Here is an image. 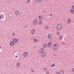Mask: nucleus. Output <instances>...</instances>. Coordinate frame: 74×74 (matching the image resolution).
<instances>
[{"mask_svg": "<svg viewBox=\"0 0 74 74\" xmlns=\"http://www.w3.org/2000/svg\"><path fill=\"white\" fill-rule=\"evenodd\" d=\"M30 0H28L27 1V3H28V4L30 3Z\"/></svg>", "mask_w": 74, "mask_h": 74, "instance_id": "nucleus-21", "label": "nucleus"}, {"mask_svg": "<svg viewBox=\"0 0 74 74\" xmlns=\"http://www.w3.org/2000/svg\"><path fill=\"white\" fill-rule=\"evenodd\" d=\"M33 23L34 25L37 26L38 24V21L37 20H35L33 21Z\"/></svg>", "mask_w": 74, "mask_h": 74, "instance_id": "nucleus-3", "label": "nucleus"}, {"mask_svg": "<svg viewBox=\"0 0 74 74\" xmlns=\"http://www.w3.org/2000/svg\"><path fill=\"white\" fill-rule=\"evenodd\" d=\"M43 18V17H42L41 16H39V19L40 21H41V20H42V19Z\"/></svg>", "mask_w": 74, "mask_h": 74, "instance_id": "nucleus-12", "label": "nucleus"}, {"mask_svg": "<svg viewBox=\"0 0 74 74\" xmlns=\"http://www.w3.org/2000/svg\"><path fill=\"white\" fill-rule=\"evenodd\" d=\"M43 47L44 48H45V47H47V44H46L45 43H44L43 44Z\"/></svg>", "mask_w": 74, "mask_h": 74, "instance_id": "nucleus-14", "label": "nucleus"}, {"mask_svg": "<svg viewBox=\"0 0 74 74\" xmlns=\"http://www.w3.org/2000/svg\"><path fill=\"white\" fill-rule=\"evenodd\" d=\"M13 41L15 43H17L18 42V39H15L14 38V39H13Z\"/></svg>", "mask_w": 74, "mask_h": 74, "instance_id": "nucleus-6", "label": "nucleus"}, {"mask_svg": "<svg viewBox=\"0 0 74 74\" xmlns=\"http://www.w3.org/2000/svg\"><path fill=\"white\" fill-rule=\"evenodd\" d=\"M44 12H45V10H44Z\"/></svg>", "mask_w": 74, "mask_h": 74, "instance_id": "nucleus-41", "label": "nucleus"}, {"mask_svg": "<svg viewBox=\"0 0 74 74\" xmlns=\"http://www.w3.org/2000/svg\"><path fill=\"white\" fill-rule=\"evenodd\" d=\"M59 48V46L58 44H54L53 46V49L54 51H57Z\"/></svg>", "mask_w": 74, "mask_h": 74, "instance_id": "nucleus-1", "label": "nucleus"}, {"mask_svg": "<svg viewBox=\"0 0 74 74\" xmlns=\"http://www.w3.org/2000/svg\"><path fill=\"white\" fill-rule=\"evenodd\" d=\"M1 16L0 15V19H1Z\"/></svg>", "mask_w": 74, "mask_h": 74, "instance_id": "nucleus-34", "label": "nucleus"}, {"mask_svg": "<svg viewBox=\"0 0 74 74\" xmlns=\"http://www.w3.org/2000/svg\"><path fill=\"white\" fill-rule=\"evenodd\" d=\"M71 21L70 19H69L67 21V23H69L70 24V23H71Z\"/></svg>", "mask_w": 74, "mask_h": 74, "instance_id": "nucleus-10", "label": "nucleus"}, {"mask_svg": "<svg viewBox=\"0 0 74 74\" xmlns=\"http://www.w3.org/2000/svg\"><path fill=\"white\" fill-rule=\"evenodd\" d=\"M32 71H33L32 70Z\"/></svg>", "mask_w": 74, "mask_h": 74, "instance_id": "nucleus-42", "label": "nucleus"}, {"mask_svg": "<svg viewBox=\"0 0 74 74\" xmlns=\"http://www.w3.org/2000/svg\"><path fill=\"white\" fill-rule=\"evenodd\" d=\"M15 35V33H13L12 34V36H14Z\"/></svg>", "mask_w": 74, "mask_h": 74, "instance_id": "nucleus-33", "label": "nucleus"}, {"mask_svg": "<svg viewBox=\"0 0 74 74\" xmlns=\"http://www.w3.org/2000/svg\"><path fill=\"white\" fill-rule=\"evenodd\" d=\"M42 0H38V2H41V1H42Z\"/></svg>", "mask_w": 74, "mask_h": 74, "instance_id": "nucleus-26", "label": "nucleus"}, {"mask_svg": "<svg viewBox=\"0 0 74 74\" xmlns=\"http://www.w3.org/2000/svg\"><path fill=\"white\" fill-rule=\"evenodd\" d=\"M31 32L32 34H35L36 31H35V30L32 29L31 31Z\"/></svg>", "mask_w": 74, "mask_h": 74, "instance_id": "nucleus-4", "label": "nucleus"}, {"mask_svg": "<svg viewBox=\"0 0 74 74\" xmlns=\"http://www.w3.org/2000/svg\"><path fill=\"white\" fill-rule=\"evenodd\" d=\"M51 38V35L49 34L48 35V38Z\"/></svg>", "mask_w": 74, "mask_h": 74, "instance_id": "nucleus-19", "label": "nucleus"}, {"mask_svg": "<svg viewBox=\"0 0 74 74\" xmlns=\"http://www.w3.org/2000/svg\"><path fill=\"white\" fill-rule=\"evenodd\" d=\"M49 71H46V74H49Z\"/></svg>", "mask_w": 74, "mask_h": 74, "instance_id": "nucleus-23", "label": "nucleus"}, {"mask_svg": "<svg viewBox=\"0 0 74 74\" xmlns=\"http://www.w3.org/2000/svg\"><path fill=\"white\" fill-rule=\"evenodd\" d=\"M60 74H64V71H61L60 72Z\"/></svg>", "mask_w": 74, "mask_h": 74, "instance_id": "nucleus-15", "label": "nucleus"}, {"mask_svg": "<svg viewBox=\"0 0 74 74\" xmlns=\"http://www.w3.org/2000/svg\"><path fill=\"white\" fill-rule=\"evenodd\" d=\"M15 58H18V56H15Z\"/></svg>", "mask_w": 74, "mask_h": 74, "instance_id": "nucleus-36", "label": "nucleus"}, {"mask_svg": "<svg viewBox=\"0 0 74 74\" xmlns=\"http://www.w3.org/2000/svg\"><path fill=\"white\" fill-rule=\"evenodd\" d=\"M1 49V47H0V49Z\"/></svg>", "mask_w": 74, "mask_h": 74, "instance_id": "nucleus-39", "label": "nucleus"}, {"mask_svg": "<svg viewBox=\"0 0 74 74\" xmlns=\"http://www.w3.org/2000/svg\"><path fill=\"white\" fill-rule=\"evenodd\" d=\"M63 43H64V44L65 43L64 42Z\"/></svg>", "mask_w": 74, "mask_h": 74, "instance_id": "nucleus-38", "label": "nucleus"}, {"mask_svg": "<svg viewBox=\"0 0 74 74\" xmlns=\"http://www.w3.org/2000/svg\"><path fill=\"white\" fill-rule=\"evenodd\" d=\"M20 66V62H18L17 64V66L18 67H19Z\"/></svg>", "mask_w": 74, "mask_h": 74, "instance_id": "nucleus-17", "label": "nucleus"}, {"mask_svg": "<svg viewBox=\"0 0 74 74\" xmlns=\"http://www.w3.org/2000/svg\"><path fill=\"white\" fill-rule=\"evenodd\" d=\"M42 23V21H39V25H41Z\"/></svg>", "mask_w": 74, "mask_h": 74, "instance_id": "nucleus-22", "label": "nucleus"}, {"mask_svg": "<svg viewBox=\"0 0 74 74\" xmlns=\"http://www.w3.org/2000/svg\"><path fill=\"white\" fill-rule=\"evenodd\" d=\"M72 9H70V11L71 12V13H72V14H74V10Z\"/></svg>", "mask_w": 74, "mask_h": 74, "instance_id": "nucleus-11", "label": "nucleus"}, {"mask_svg": "<svg viewBox=\"0 0 74 74\" xmlns=\"http://www.w3.org/2000/svg\"><path fill=\"white\" fill-rule=\"evenodd\" d=\"M44 51V49L41 48L39 50V52L40 53H42Z\"/></svg>", "mask_w": 74, "mask_h": 74, "instance_id": "nucleus-8", "label": "nucleus"}, {"mask_svg": "<svg viewBox=\"0 0 74 74\" xmlns=\"http://www.w3.org/2000/svg\"><path fill=\"white\" fill-rule=\"evenodd\" d=\"M72 71L73 72H74V68L72 69Z\"/></svg>", "mask_w": 74, "mask_h": 74, "instance_id": "nucleus-27", "label": "nucleus"}, {"mask_svg": "<svg viewBox=\"0 0 74 74\" xmlns=\"http://www.w3.org/2000/svg\"><path fill=\"white\" fill-rule=\"evenodd\" d=\"M26 27V26H25V27Z\"/></svg>", "mask_w": 74, "mask_h": 74, "instance_id": "nucleus-40", "label": "nucleus"}, {"mask_svg": "<svg viewBox=\"0 0 74 74\" xmlns=\"http://www.w3.org/2000/svg\"><path fill=\"white\" fill-rule=\"evenodd\" d=\"M19 10H17L16 12V15H17L18 14H19Z\"/></svg>", "mask_w": 74, "mask_h": 74, "instance_id": "nucleus-13", "label": "nucleus"}, {"mask_svg": "<svg viewBox=\"0 0 74 74\" xmlns=\"http://www.w3.org/2000/svg\"><path fill=\"white\" fill-rule=\"evenodd\" d=\"M59 38V40H61V39H62V38H63V36H60Z\"/></svg>", "mask_w": 74, "mask_h": 74, "instance_id": "nucleus-18", "label": "nucleus"}, {"mask_svg": "<svg viewBox=\"0 0 74 74\" xmlns=\"http://www.w3.org/2000/svg\"><path fill=\"white\" fill-rule=\"evenodd\" d=\"M32 72H33V73H34V71H32Z\"/></svg>", "mask_w": 74, "mask_h": 74, "instance_id": "nucleus-37", "label": "nucleus"}, {"mask_svg": "<svg viewBox=\"0 0 74 74\" xmlns=\"http://www.w3.org/2000/svg\"><path fill=\"white\" fill-rule=\"evenodd\" d=\"M56 74H59V72L57 71L56 72Z\"/></svg>", "mask_w": 74, "mask_h": 74, "instance_id": "nucleus-30", "label": "nucleus"}, {"mask_svg": "<svg viewBox=\"0 0 74 74\" xmlns=\"http://www.w3.org/2000/svg\"><path fill=\"white\" fill-rule=\"evenodd\" d=\"M34 41H35V42H37V41H38V40H37V39H34Z\"/></svg>", "mask_w": 74, "mask_h": 74, "instance_id": "nucleus-20", "label": "nucleus"}, {"mask_svg": "<svg viewBox=\"0 0 74 74\" xmlns=\"http://www.w3.org/2000/svg\"><path fill=\"white\" fill-rule=\"evenodd\" d=\"M50 16H52V14H50Z\"/></svg>", "mask_w": 74, "mask_h": 74, "instance_id": "nucleus-35", "label": "nucleus"}, {"mask_svg": "<svg viewBox=\"0 0 74 74\" xmlns=\"http://www.w3.org/2000/svg\"><path fill=\"white\" fill-rule=\"evenodd\" d=\"M56 29L57 30H61L62 29V25L60 24H59L57 25Z\"/></svg>", "mask_w": 74, "mask_h": 74, "instance_id": "nucleus-2", "label": "nucleus"}, {"mask_svg": "<svg viewBox=\"0 0 74 74\" xmlns=\"http://www.w3.org/2000/svg\"><path fill=\"white\" fill-rule=\"evenodd\" d=\"M23 56L25 57H26L27 56V53L25 52L24 53Z\"/></svg>", "mask_w": 74, "mask_h": 74, "instance_id": "nucleus-9", "label": "nucleus"}, {"mask_svg": "<svg viewBox=\"0 0 74 74\" xmlns=\"http://www.w3.org/2000/svg\"><path fill=\"white\" fill-rule=\"evenodd\" d=\"M59 34H60V33L59 32H58L57 33V35H59Z\"/></svg>", "mask_w": 74, "mask_h": 74, "instance_id": "nucleus-25", "label": "nucleus"}, {"mask_svg": "<svg viewBox=\"0 0 74 74\" xmlns=\"http://www.w3.org/2000/svg\"><path fill=\"white\" fill-rule=\"evenodd\" d=\"M38 1V0H35V2H36V3H37Z\"/></svg>", "mask_w": 74, "mask_h": 74, "instance_id": "nucleus-29", "label": "nucleus"}, {"mask_svg": "<svg viewBox=\"0 0 74 74\" xmlns=\"http://www.w3.org/2000/svg\"><path fill=\"white\" fill-rule=\"evenodd\" d=\"M10 45L11 46H13L14 45V42L13 41H11L10 42Z\"/></svg>", "mask_w": 74, "mask_h": 74, "instance_id": "nucleus-7", "label": "nucleus"}, {"mask_svg": "<svg viewBox=\"0 0 74 74\" xmlns=\"http://www.w3.org/2000/svg\"><path fill=\"white\" fill-rule=\"evenodd\" d=\"M46 56V53L45 52H43L41 54V56L42 57H45Z\"/></svg>", "mask_w": 74, "mask_h": 74, "instance_id": "nucleus-5", "label": "nucleus"}, {"mask_svg": "<svg viewBox=\"0 0 74 74\" xmlns=\"http://www.w3.org/2000/svg\"><path fill=\"white\" fill-rule=\"evenodd\" d=\"M55 66V65H54V64H53L52 65H51V67H54Z\"/></svg>", "mask_w": 74, "mask_h": 74, "instance_id": "nucleus-24", "label": "nucleus"}, {"mask_svg": "<svg viewBox=\"0 0 74 74\" xmlns=\"http://www.w3.org/2000/svg\"><path fill=\"white\" fill-rule=\"evenodd\" d=\"M71 9H74V5L72 6V8H71Z\"/></svg>", "mask_w": 74, "mask_h": 74, "instance_id": "nucleus-28", "label": "nucleus"}, {"mask_svg": "<svg viewBox=\"0 0 74 74\" xmlns=\"http://www.w3.org/2000/svg\"><path fill=\"white\" fill-rule=\"evenodd\" d=\"M44 70H45V71H47V68H44Z\"/></svg>", "mask_w": 74, "mask_h": 74, "instance_id": "nucleus-32", "label": "nucleus"}, {"mask_svg": "<svg viewBox=\"0 0 74 74\" xmlns=\"http://www.w3.org/2000/svg\"><path fill=\"white\" fill-rule=\"evenodd\" d=\"M51 45V42L50 43L49 42L48 44V47H49Z\"/></svg>", "mask_w": 74, "mask_h": 74, "instance_id": "nucleus-16", "label": "nucleus"}, {"mask_svg": "<svg viewBox=\"0 0 74 74\" xmlns=\"http://www.w3.org/2000/svg\"><path fill=\"white\" fill-rule=\"evenodd\" d=\"M46 29H48V26H47L46 27Z\"/></svg>", "mask_w": 74, "mask_h": 74, "instance_id": "nucleus-31", "label": "nucleus"}]
</instances>
